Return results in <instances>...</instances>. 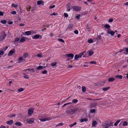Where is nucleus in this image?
Listing matches in <instances>:
<instances>
[{
    "label": "nucleus",
    "instance_id": "obj_34",
    "mask_svg": "<svg viewBox=\"0 0 128 128\" xmlns=\"http://www.w3.org/2000/svg\"><path fill=\"white\" fill-rule=\"evenodd\" d=\"M0 22L1 23H2L3 24H5L6 22V20H1L0 21Z\"/></svg>",
    "mask_w": 128,
    "mask_h": 128
},
{
    "label": "nucleus",
    "instance_id": "obj_62",
    "mask_svg": "<svg viewBox=\"0 0 128 128\" xmlns=\"http://www.w3.org/2000/svg\"><path fill=\"white\" fill-rule=\"evenodd\" d=\"M20 40V38H16L15 39V41L17 42L19 40Z\"/></svg>",
    "mask_w": 128,
    "mask_h": 128
},
{
    "label": "nucleus",
    "instance_id": "obj_33",
    "mask_svg": "<svg viewBox=\"0 0 128 128\" xmlns=\"http://www.w3.org/2000/svg\"><path fill=\"white\" fill-rule=\"evenodd\" d=\"M128 122H127L124 121L123 122V126H125L127 125Z\"/></svg>",
    "mask_w": 128,
    "mask_h": 128
},
{
    "label": "nucleus",
    "instance_id": "obj_4",
    "mask_svg": "<svg viewBox=\"0 0 128 128\" xmlns=\"http://www.w3.org/2000/svg\"><path fill=\"white\" fill-rule=\"evenodd\" d=\"M72 8L74 10L76 11H80L81 9L80 7L76 6H73L72 7Z\"/></svg>",
    "mask_w": 128,
    "mask_h": 128
},
{
    "label": "nucleus",
    "instance_id": "obj_11",
    "mask_svg": "<svg viewBox=\"0 0 128 128\" xmlns=\"http://www.w3.org/2000/svg\"><path fill=\"white\" fill-rule=\"evenodd\" d=\"M15 52L13 50H12L10 51L9 53L8 54V56H10L12 54L14 53Z\"/></svg>",
    "mask_w": 128,
    "mask_h": 128
},
{
    "label": "nucleus",
    "instance_id": "obj_15",
    "mask_svg": "<svg viewBox=\"0 0 128 128\" xmlns=\"http://www.w3.org/2000/svg\"><path fill=\"white\" fill-rule=\"evenodd\" d=\"M115 80V79L114 78H108V80L109 82H112Z\"/></svg>",
    "mask_w": 128,
    "mask_h": 128
},
{
    "label": "nucleus",
    "instance_id": "obj_38",
    "mask_svg": "<svg viewBox=\"0 0 128 128\" xmlns=\"http://www.w3.org/2000/svg\"><path fill=\"white\" fill-rule=\"evenodd\" d=\"M93 40L92 39H90L88 40V42L90 43H91L93 42Z\"/></svg>",
    "mask_w": 128,
    "mask_h": 128
},
{
    "label": "nucleus",
    "instance_id": "obj_59",
    "mask_svg": "<svg viewBox=\"0 0 128 128\" xmlns=\"http://www.w3.org/2000/svg\"><path fill=\"white\" fill-rule=\"evenodd\" d=\"M4 52L3 51H0V55H2L4 54Z\"/></svg>",
    "mask_w": 128,
    "mask_h": 128
},
{
    "label": "nucleus",
    "instance_id": "obj_31",
    "mask_svg": "<svg viewBox=\"0 0 128 128\" xmlns=\"http://www.w3.org/2000/svg\"><path fill=\"white\" fill-rule=\"evenodd\" d=\"M73 26V25L72 24H70L69 25V26H68V28H69V29H71L72 28Z\"/></svg>",
    "mask_w": 128,
    "mask_h": 128
},
{
    "label": "nucleus",
    "instance_id": "obj_27",
    "mask_svg": "<svg viewBox=\"0 0 128 128\" xmlns=\"http://www.w3.org/2000/svg\"><path fill=\"white\" fill-rule=\"evenodd\" d=\"M120 122V120H117L116 122L114 124V126H116Z\"/></svg>",
    "mask_w": 128,
    "mask_h": 128
},
{
    "label": "nucleus",
    "instance_id": "obj_60",
    "mask_svg": "<svg viewBox=\"0 0 128 128\" xmlns=\"http://www.w3.org/2000/svg\"><path fill=\"white\" fill-rule=\"evenodd\" d=\"M113 19L112 18H111V19L109 20H108V22H113Z\"/></svg>",
    "mask_w": 128,
    "mask_h": 128
},
{
    "label": "nucleus",
    "instance_id": "obj_63",
    "mask_svg": "<svg viewBox=\"0 0 128 128\" xmlns=\"http://www.w3.org/2000/svg\"><path fill=\"white\" fill-rule=\"evenodd\" d=\"M31 8L30 7H29V8H26V10L27 11H30V9Z\"/></svg>",
    "mask_w": 128,
    "mask_h": 128
},
{
    "label": "nucleus",
    "instance_id": "obj_24",
    "mask_svg": "<svg viewBox=\"0 0 128 128\" xmlns=\"http://www.w3.org/2000/svg\"><path fill=\"white\" fill-rule=\"evenodd\" d=\"M84 52H82L81 54H79L78 55V58H81L82 55L84 54Z\"/></svg>",
    "mask_w": 128,
    "mask_h": 128
},
{
    "label": "nucleus",
    "instance_id": "obj_5",
    "mask_svg": "<svg viewBox=\"0 0 128 128\" xmlns=\"http://www.w3.org/2000/svg\"><path fill=\"white\" fill-rule=\"evenodd\" d=\"M66 55L68 57L71 58V59H72L73 58L74 56V55L72 54H66Z\"/></svg>",
    "mask_w": 128,
    "mask_h": 128
},
{
    "label": "nucleus",
    "instance_id": "obj_45",
    "mask_svg": "<svg viewBox=\"0 0 128 128\" xmlns=\"http://www.w3.org/2000/svg\"><path fill=\"white\" fill-rule=\"evenodd\" d=\"M12 6L15 8H16L18 7V6L17 4H12Z\"/></svg>",
    "mask_w": 128,
    "mask_h": 128
},
{
    "label": "nucleus",
    "instance_id": "obj_57",
    "mask_svg": "<svg viewBox=\"0 0 128 128\" xmlns=\"http://www.w3.org/2000/svg\"><path fill=\"white\" fill-rule=\"evenodd\" d=\"M37 56L38 57H42V54H38L37 55Z\"/></svg>",
    "mask_w": 128,
    "mask_h": 128
},
{
    "label": "nucleus",
    "instance_id": "obj_56",
    "mask_svg": "<svg viewBox=\"0 0 128 128\" xmlns=\"http://www.w3.org/2000/svg\"><path fill=\"white\" fill-rule=\"evenodd\" d=\"M64 17H65L67 18L68 16V15L67 13H64Z\"/></svg>",
    "mask_w": 128,
    "mask_h": 128
},
{
    "label": "nucleus",
    "instance_id": "obj_20",
    "mask_svg": "<svg viewBox=\"0 0 128 128\" xmlns=\"http://www.w3.org/2000/svg\"><path fill=\"white\" fill-rule=\"evenodd\" d=\"M15 124L16 126H20L22 125V124L20 122H16Z\"/></svg>",
    "mask_w": 128,
    "mask_h": 128
},
{
    "label": "nucleus",
    "instance_id": "obj_48",
    "mask_svg": "<svg viewBox=\"0 0 128 128\" xmlns=\"http://www.w3.org/2000/svg\"><path fill=\"white\" fill-rule=\"evenodd\" d=\"M106 126H113V124L112 123H110V124H106Z\"/></svg>",
    "mask_w": 128,
    "mask_h": 128
},
{
    "label": "nucleus",
    "instance_id": "obj_16",
    "mask_svg": "<svg viewBox=\"0 0 128 128\" xmlns=\"http://www.w3.org/2000/svg\"><path fill=\"white\" fill-rule=\"evenodd\" d=\"M97 103H94L91 104V106L92 107H94L97 106H98Z\"/></svg>",
    "mask_w": 128,
    "mask_h": 128
},
{
    "label": "nucleus",
    "instance_id": "obj_40",
    "mask_svg": "<svg viewBox=\"0 0 128 128\" xmlns=\"http://www.w3.org/2000/svg\"><path fill=\"white\" fill-rule=\"evenodd\" d=\"M80 16H81L80 14H78V15L76 16V17L78 20H79L80 19Z\"/></svg>",
    "mask_w": 128,
    "mask_h": 128
},
{
    "label": "nucleus",
    "instance_id": "obj_28",
    "mask_svg": "<svg viewBox=\"0 0 128 128\" xmlns=\"http://www.w3.org/2000/svg\"><path fill=\"white\" fill-rule=\"evenodd\" d=\"M78 102V100L76 99H74L72 100V102L74 104H76Z\"/></svg>",
    "mask_w": 128,
    "mask_h": 128
},
{
    "label": "nucleus",
    "instance_id": "obj_13",
    "mask_svg": "<svg viewBox=\"0 0 128 128\" xmlns=\"http://www.w3.org/2000/svg\"><path fill=\"white\" fill-rule=\"evenodd\" d=\"M13 122V121L12 120H10L9 121H7L6 122V123L10 125L11 124H12Z\"/></svg>",
    "mask_w": 128,
    "mask_h": 128
},
{
    "label": "nucleus",
    "instance_id": "obj_41",
    "mask_svg": "<svg viewBox=\"0 0 128 128\" xmlns=\"http://www.w3.org/2000/svg\"><path fill=\"white\" fill-rule=\"evenodd\" d=\"M76 122H74V123L73 124H70L69 125V126L71 128V127H72L74 126V125H76Z\"/></svg>",
    "mask_w": 128,
    "mask_h": 128
},
{
    "label": "nucleus",
    "instance_id": "obj_25",
    "mask_svg": "<svg viewBox=\"0 0 128 128\" xmlns=\"http://www.w3.org/2000/svg\"><path fill=\"white\" fill-rule=\"evenodd\" d=\"M110 88V87H107L104 88H103L102 90L104 91H106L109 89Z\"/></svg>",
    "mask_w": 128,
    "mask_h": 128
},
{
    "label": "nucleus",
    "instance_id": "obj_39",
    "mask_svg": "<svg viewBox=\"0 0 128 128\" xmlns=\"http://www.w3.org/2000/svg\"><path fill=\"white\" fill-rule=\"evenodd\" d=\"M29 70V71L32 70V71H33V72H34V70L33 68H31V69L30 68H29L28 69H27L26 70H25V71H26V70Z\"/></svg>",
    "mask_w": 128,
    "mask_h": 128
},
{
    "label": "nucleus",
    "instance_id": "obj_37",
    "mask_svg": "<svg viewBox=\"0 0 128 128\" xmlns=\"http://www.w3.org/2000/svg\"><path fill=\"white\" fill-rule=\"evenodd\" d=\"M44 2L43 1H42L41 0H38L37 2V4L39 5L42 2Z\"/></svg>",
    "mask_w": 128,
    "mask_h": 128
},
{
    "label": "nucleus",
    "instance_id": "obj_2",
    "mask_svg": "<svg viewBox=\"0 0 128 128\" xmlns=\"http://www.w3.org/2000/svg\"><path fill=\"white\" fill-rule=\"evenodd\" d=\"M6 36V34L5 32L4 31H2L1 36H0V41H3L5 39Z\"/></svg>",
    "mask_w": 128,
    "mask_h": 128
},
{
    "label": "nucleus",
    "instance_id": "obj_42",
    "mask_svg": "<svg viewBox=\"0 0 128 128\" xmlns=\"http://www.w3.org/2000/svg\"><path fill=\"white\" fill-rule=\"evenodd\" d=\"M102 36L101 35H100L98 36V37L97 38V40H99L101 38Z\"/></svg>",
    "mask_w": 128,
    "mask_h": 128
},
{
    "label": "nucleus",
    "instance_id": "obj_52",
    "mask_svg": "<svg viewBox=\"0 0 128 128\" xmlns=\"http://www.w3.org/2000/svg\"><path fill=\"white\" fill-rule=\"evenodd\" d=\"M107 30V32L108 33V34H109V32H110V31H111V30L110 29V28H109Z\"/></svg>",
    "mask_w": 128,
    "mask_h": 128
},
{
    "label": "nucleus",
    "instance_id": "obj_21",
    "mask_svg": "<svg viewBox=\"0 0 128 128\" xmlns=\"http://www.w3.org/2000/svg\"><path fill=\"white\" fill-rule=\"evenodd\" d=\"M45 66H39L36 68L38 70H41L42 68H44Z\"/></svg>",
    "mask_w": 128,
    "mask_h": 128
},
{
    "label": "nucleus",
    "instance_id": "obj_35",
    "mask_svg": "<svg viewBox=\"0 0 128 128\" xmlns=\"http://www.w3.org/2000/svg\"><path fill=\"white\" fill-rule=\"evenodd\" d=\"M57 64L56 62H54L53 63H52L51 64V66H55Z\"/></svg>",
    "mask_w": 128,
    "mask_h": 128
},
{
    "label": "nucleus",
    "instance_id": "obj_50",
    "mask_svg": "<svg viewBox=\"0 0 128 128\" xmlns=\"http://www.w3.org/2000/svg\"><path fill=\"white\" fill-rule=\"evenodd\" d=\"M11 13L13 14H16V11H13L11 12Z\"/></svg>",
    "mask_w": 128,
    "mask_h": 128
},
{
    "label": "nucleus",
    "instance_id": "obj_7",
    "mask_svg": "<svg viewBox=\"0 0 128 128\" xmlns=\"http://www.w3.org/2000/svg\"><path fill=\"white\" fill-rule=\"evenodd\" d=\"M33 110L32 108H30L28 110V114L29 115H31L33 112Z\"/></svg>",
    "mask_w": 128,
    "mask_h": 128
},
{
    "label": "nucleus",
    "instance_id": "obj_49",
    "mask_svg": "<svg viewBox=\"0 0 128 128\" xmlns=\"http://www.w3.org/2000/svg\"><path fill=\"white\" fill-rule=\"evenodd\" d=\"M47 71L45 70H44V71H42V74H46L47 73Z\"/></svg>",
    "mask_w": 128,
    "mask_h": 128
},
{
    "label": "nucleus",
    "instance_id": "obj_54",
    "mask_svg": "<svg viewBox=\"0 0 128 128\" xmlns=\"http://www.w3.org/2000/svg\"><path fill=\"white\" fill-rule=\"evenodd\" d=\"M24 77L26 79H28L29 78L27 75H25L24 76Z\"/></svg>",
    "mask_w": 128,
    "mask_h": 128
},
{
    "label": "nucleus",
    "instance_id": "obj_53",
    "mask_svg": "<svg viewBox=\"0 0 128 128\" xmlns=\"http://www.w3.org/2000/svg\"><path fill=\"white\" fill-rule=\"evenodd\" d=\"M63 124L62 123L58 124L56 126H61L63 125Z\"/></svg>",
    "mask_w": 128,
    "mask_h": 128
},
{
    "label": "nucleus",
    "instance_id": "obj_46",
    "mask_svg": "<svg viewBox=\"0 0 128 128\" xmlns=\"http://www.w3.org/2000/svg\"><path fill=\"white\" fill-rule=\"evenodd\" d=\"M8 48V47L7 46H6L4 48H3L2 49L4 51H5Z\"/></svg>",
    "mask_w": 128,
    "mask_h": 128
},
{
    "label": "nucleus",
    "instance_id": "obj_17",
    "mask_svg": "<svg viewBox=\"0 0 128 128\" xmlns=\"http://www.w3.org/2000/svg\"><path fill=\"white\" fill-rule=\"evenodd\" d=\"M80 121L81 122H87L88 121V119L86 118H82L80 119Z\"/></svg>",
    "mask_w": 128,
    "mask_h": 128
},
{
    "label": "nucleus",
    "instance_id": "obj_44",
    "mask_svg": "<svg viewBox=\"0 0 128 128\" xmlns=\"http://www.w3.org/2000/svg\"><path fill=\"white\" fill-rule=\"evenodd\" d=\"M78 58V55L77 54L75 55L74 57V59L76 60H77Z\"/></svg>",
    "mask_w": 128,
    "mask_h": 128
},
{
    "label": "nucleus",
    "instance_id": "obj_10",
    "mask_svg": "<svg viewBox=\"0 0 128 128\" xmlns=\"http://www.w3.org/2000/svg\"><path fill=\"white\" fill-rule=\"evenodd\" d=\"M40 35L39 34H36L34 36L32 37L33 39H38L39 38Z\"/></svg>",
    "mask_w": 128,
    "mask_h": 128
},
{
    "label": "nucleus",
    "instance_id": "obj_26",
    "mask_svg": "<svg viewBox=\"0 0 128 128\" xmlns=\"http://www.w3.org/2000/svg\"><path fill=\"white\" fill-rule=\"evenodd\" d=\"M25 34L27 35H29L31 34V32L30 31H26L25 32Z\"/></svg>",
    "mask_w": 128,
    "mask_h": 128
},
{
    "label": "nucleus",
    "instance_id": "obj_8",
    "mask_svg": "<svg viewBox=\"0 0 128 128\" xmlns=\"http://www.w3.org/2000/svg\"><path fill=\"white\" fill-rule=\"evenodd\" d=\"M70 4L69 3L67 4L66 6V10L68 11H70L71 9V8H70Z\"/></svg>",
    "mask_w": 128,
    "mask_h": 128
},
{
    "label": "nucleus",
    "instance_id": "obj_29",
    "mask_svg": "<svg viewBox=\"0 0 128 128\" xmlns=\"http://www.w3.org/2000/svg\"><path fill=\"white\" fill-rule=\"evenodd\" d=\"M96 110L94 109H92L90 110V113H93L95 112H96Z\"/></svg>",
    "mask_w": 128,
    "mask_h": 128
},
{
    "label": "nucleus",
    "instance_id": "obj_61",
    "mask_svg": "<svg viewBox=\"0 0 128 128\" xmlns=\"http://www.w3.org/2000/svg\"><path fill=\"white\" fill-rule=\"evenodd\" d=\"M56 14H55V12H54L53 13L51 14H50V16H53V15H56Z\"/></svg>",
    "mask_w": 128,
    "mask_h": 128
},
{
    "label": "nucleus",
    "instance_id": "obj_64",
    "mask_svg": "<svg viewBox=\"0 0 128 128\" xmlns=\"http://www.w3.org/2000/svg\"><path fill=\"white\" fill-rule=\"evenodd\" d=\"M19 25L21 26H24L25 24H23L21 23L19 24Z\"/></svg>",
    "mask_w": 128,
    "mask_h": 128
},
{
    "label": "nucleus",
    "instance_id": "obj_36",
    "mask_svg": "<svg viewBox=\"0 0 128 128\" xmlns=\"http://www.w3.org/2000/svg\"><path fill=\"white\" fill-rule=\"evenodd\" d=\"M24 90V89L22 88H21L18 89V92H20L23 91Z\"/></svg>",
    "mask_w": 128,
    "mask_h": 128
},
{
    "label": "nucleus",
    "instance_id": "obj_6",
    "mask_svg": "<svg viewBox=\"0 0 128 128\" xmlns=\"http://www.w3.org/2000/svg\"><path fill=\"white\" fill-rule=\"evenodd\" d=\"M18 62H23L25 61V60H24V58H22V57H20L18 59Z\"/></svg>",
    "mask_w": 128,
    "mask_h": 128
},
{
    "label": "nucleus",
    "instance_id": "obj_14",
    "mask_svg": "<svg viewBox=\"0 0 128 128\" xmlns=\"http://www.w3.org/2000/svg\"><path fill=\"white\" fill-rule=\"evenodd\" d=\"M97 124L96 121H92V126H94L96 125Z\"/></svg>",
    "mask_w": 128,
    "mask_h": 128
},
{
    "label": "nucleus",
    "instance_id": "obj_19",
    "mask_svg": "<svg viewBox=\"0 0 128 128\" xmlns=\"http://www.w3.org/2000/svg\"><path fill=\"white\" fill-rule=\"evenodd\" d=\"M88 55L90 56H92L94 54V52L91 50L88 51Z\"/></svg>",
    "mask_w": 128,
    "mask_h": 128
},
{
    "label": "nucleus",
    "instance_id": "obj_55",
    "mask_svg": "<svg viewBox=\"0 0 128 128\" xmlns=\"http://www.w3.org/2000/svg\"><path fill=\"white\" fill-rule=\"evenodd\" d=\"M96 62L94 61H92L91 62H90V63L91 64H96Z\"/></svg>",
    "mask_w": 128,
    "mask_h": 128
},
{
    "label": "nucleus",
    "instance_id": "obj_12",
    "mask_svg": "<svg viewBox=\"0 0 128 128\" xmlns=\"http://www.w3.org/2000/svg\"><path fill=\"white\" fill-rule=\"evenodd\" d=\"M115 78H118L120 79H122V76L121 75H118L115 76Z\"/></svg>",
    "mask_w": 128,
    "mask_h": 128
},
{
    "label": "nucleus",
    "instance_id": "obj_22",
    "mask_svg": "<svg viewBox=\"0 0 128 128\" xmlns=\"http://www.w3.org/2000/svg\"><path fill=\"white\" fill-rule=\"evenodd\" d=\"M28 54L27 53H25V54H23V55L22 57L24 58H27V57H28Z\"/></svg>",
    "mask_w": 128,
    "mask_h": 128
},
{
    "label": "nucleus",
    "instance_id": "obj_3",
    "mask_svg": "<svg viewBox=\"0 0 128 128\" xmlns=\"http://www.w3.org/2000/svg\"><path fill=\"white\" fill-rule=\"evenodd\" d=\"M35 119L33 118H30L27 119L26 121L27 123L29 124H32L33 123Z\"/></svg>",
    "mask_w": 128,
    "mask_h": 128
},
{
    "label": "nucleus",
    "instance_id": "obj_18",
    "mask_svg": "<svg viewBox=\"0 0 128 128\" xmlns=\"http://www.w3.org/2000/svg\"><path fill=\"white\" fill-rule=\"evenodd\" d=\"M25 37L24 36L22 37L20 40V42H23L25 41Z\"/></svg>",
    "mask_w": 128,
    "mask_h": 128
},
{
    "label": "nucleus",
    "instance_id": "obj_23",
    "mask_svg": "<svg viewBox=\"0 0 128 128\" xmlns=\"http://www.w3.org/2000/svg\"><path fill=\"white\" fill-rule=\"evenodd\" d=\"M82 90L83 92H86V89L85 86H82Z\"/></svg>",
    "mask_w": 128,
    "mask_h": 128
},
{
    "label": "nucleus",
    "instance_id": "obj_51",
    "mask_svg": "<svg viewBox=\"0 0 128 128\" xmlns=\"http://www.w3.org/2000/svg\"><path fill=\"white\" fill-rule=\"evenodd\" d=\"M58 40L60 41L61 42H64V40L62 39H58Z\"/></svg>",
    "mask_w": 128,
    "mask_h": 128
},
{
    "label": "nucleus",
    "instance_id": "obj_43",
    "mask_svg": "<svg viewBox=\"0 0 128 128\" xmlns=\"http://www.w3.org/2000/svg\"><path fill=\"white\" fill-rule=\"evenodd\" d=\"M72 104V103L71 102H69L68 103L65 104H64V105L63 106V107H64V106H66L68 104Z\"/></svg>",
    "mask_w": 128,
    "mask_h": 128
},
{
    "label": "nucleus",
    "instance_id": "obj_47",
    "mask_svg": "<svg viewBox=\"0 0 128 128\" xmlns=\"http://www.w3.org/2000/svg\"><path fill=\"white\" fill-rule=\"evenodd\" d=\"M15 116V115L14 114H13V115L10 114L9 115V117L10 118H12L13 117H14Z\"/></svg>",
    "mask_w": 128,
    "mask_h": 128
},
{
    "label": "nucleus",
    "instance_id": "obj_58",
    "mask_svg": "<svg viewBox=\"0 0 128 128\" xmlns=\"http://www.w3.org/2000/svg\"><path fill=\"white\" fill-rule=\"evenodd\" d=\"M74 33L76 34H78V32L77 30H75V31H74Z\"/></svg>",
    "mask_w": 128,
    "mask_h": 128
},
{
    "label": "nucleus",
    "instance_id": "obj_32",
    "mask_svg": "<svg viewBox=\"0 0 128 128\" xmlns=\"http://www.w3.org/2000/svg\"><path fill=\"white\" fill-rule=\"evenodd\" d=\"M109 34H110L112 36H113L114 34L115 33L114 31H111L109 32Z\"/></svg>",
    "mask_w": 128,
    "mask_h": 128
},
{
    "label": "nucleus",
    "instance_id": "obj_1",
    "mask_svg": "<svg viewBox=\"0 0 128 128\" xmlns=\"http://www.w3.org/2000/svg\"><path fill=\"white\" fill-rule=\"evenodd\" d=\"M78 110V109L76 107H74L71 110H67L66 112L68 114H72L76 112Z\"/></svg>",
    "mask_w": 128,
    "mask_h": 128
},
{
    "label": "nucleus",
    "instance_id": "obj_9",
    "mask_svg": "<svg viewBox=\"0 0 128 128\" xmlns=\"http://www.w3.org/2000/svg\"><path fill=\"white\" fill-rule=\"evenodd\" d=\"M50 118H42L40 119V120L41 121L44 122L46 121H47L50 120Z\"/></svg>",
    "mask_w": 128,
    "mask_h": 128
},
{
    "label": "nucleus",
    "instance_id": "obj_30",
    "mask_svg": "<svg viewBox=\"0 0 128 128\" xmlns=\"http://www.w3.org/2000/svg\"><path fill=\"white\" fill-rule=\"evenodd\" d=\"M104 27L107 29H108L110 28V26L108 24H106L104 26Z\"/></svg>",
    "mask_w": 128,
    "mask_h": 128
}]
</instances>
